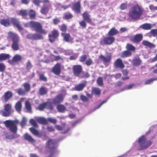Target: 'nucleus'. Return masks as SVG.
Here are the masks:
<instances>
[{
    "instance_id": "nucleus-30",
    "label": "nucleus",
    "mask_w": 157,
    "mask_h": 157,
    "mask_svg": "<svg viewBox=\"0 0 157 157\" xmlns=\"http://www.w3.org/2000/svg\"><path fill=\"white\" fill-rule=\"evenodd\" d=\"M16 92L18 95H25L26 93L29 92L28 91L21 88H19L17 90Z\"/></svg>"
},
{
    "instance_id": "nucleus-33",
    "label": "nucleus",
    "mask_w": 157,
    "mask_h": 157,
    "mask_svg": "<svg viewBox=\"0 0 157 157\" xmlns=\"http://www.w3.org/2000/svg\"><path fill=\"white\" fill-rule=\"evenodd\" d=\"M24 87V90L29 92L30 90L31 86L29 82H25L23 84Z\"/></svg>"
},
{
    "instance_id": "nucleus-61",
    "label": "nucleus",
    "mask_w": 157,
    "mask_h": 157,
    "mask_svg": "<svg viewBox=\"0 0 157 157\" xmlns=\"http://www.w3.org/2000/svg\"><path fill=\"white\" fill-rule=\"evenodd\" d=\"M80 25L83 28H85L86 26V24L84 21H82L79 22Z\"/></svg>"
},
{
    "instance_id": "nucleus-5",
    "label": "nucleus",
    "mask_w": 157,
    "mask_h": 157,
    "mask_svg": "<svg viewBox=\"0 0 157 157\" xmlns=\"http://www.w3.org/2000/svg\"><path fill=\"white\" fill-rule=\"evenodd\" d=\"M8 37L13 40L12 48L15 50H18L19 38L18 35L16 34L10 32L8 33Z\"/></svg>"
},
{
    "instance_id": "nucleus-47",
    "label": "nucleus",
    "mask_w": 157,
    "mask_h": 157,
    "mask_svg": "<svg viewBox=\"0 0 157 157\" xmlns=\"http://www.w3.org/2000/svg\"><path fill=\"white\" fill-rule=\"evenodd\" d=\"M47 121H48L49 122L51 123L52 124H56V120L54 118L49 117L47 118Z\"/></svg>"
},
{
    "instance_id": "nucleus-29",
    "label": "nucleus",
    "mask_w": 157,
    "mask_h": 157,
    "mask_svg": "<svg viewBox=\"0 0 157 157\" xmlns=\"http://www.w3.org/2000/svg\"><path fill=\"white\" fill-rule=\"evenodd\" d=\"M132 54L131 52L126 50L122 52L121 54V56L122 58H125L130 56Z\"/></svg>"
},
{
    "instance_id": "nucleus-36",
    "label": "nucleus",
    "mask_w": 157,
    "mask_h": 157,
    "mask_svg": "<svg viewBox=\"0 0 157 157\" xmlns=\"http://www.w3.org/2000/svg\"><path fill=\"white\" fill-rule=\"evenodd\" d=\"M29 15L31 19H33L35 18L36 16V12L35 11L33 10H30L28 12Z\"/></svg>"
},
{
    "instance_id": "nucleus-21",
    "label": "nucleus",
    "mask_w": 157,
    "mask_h": 157,
    "mask_svg": "<svg viewBox=\"0 0 157 157\" xmlns=\"http://www.w3.org/2000/svg\"><path fill=\"white\" fill-rule=\"evenodd\" d=\"M80 5L79 2H77L73 4V9L78 13H80Z\"/></svg>"
},
{
    "instance_id": "nucleus-52",
    "label": "nucleus",
    "mask_w": 157,
    "mask_h": 157,
    "mask_svg": "<svg viewBox=\"0 0 157 157\" xmlns=\"http://www.w3.org/2000/svg\"><path fill=\"white\" fill-rule=\"evenodd\" d=\"M34 40H40L42 39V36L39 34H34Z\"/></svg>"
},
{
    "instance_id": "nucleus-40",
    "label": "nucleus",
    "mask_w": 157,
    "mask_h": 157,
    "mask_svg": "<svg viewBox=\"0 0 157 157\" xmlns=\"http://www.w3.org/2000/svg\"><path fill=\"white\" fill-rule=\"evenodd\" d=\"M126 48L128 50L131 52V51H134L136 49L135 48L134 46L130 44H127Z\"/></svg>"
},
{
    "instance_id": "nucleus-28",
    "label": "nucleus",
    "mask_w": 157,
    "mask_h": 157,
    "mask_svg": "<svg viewBox=\"0 0 157 157\" xmlns=\"http://www.w3.org/2000/svg\"><path fill=\"white\" fill-rule=\"evenodd\" d=\"M83 20L88 22L91 21V20L90 18V16L87 12H85L82 14Z\"/></svg>"
},
{
    "instance_id": "nucleus-54",
    "label": "nucleus",
    "mask_w": 157,
    "mask_h": 157,
    "mask_svg": "<svg viewBox=\"0 0 157 157\" xmlns=\"http://www.w3.org/2000/svg\"><path fill=\"white\" fill-rule=\"evenodd\" d=\"M80 98L82 101L83 102H87L89 101L88 98L84 95H80Z\"/></svg>"
},
{
    "instance_id": "nucleus-60",
    "label": "nucleus",
    "mask_w": 157,
    "mask_h": 157,
    "mask_svg": "<svg viewBox=\"0 0 157 157\" xmlns=\"http://www.w3.org/2000/svg\"><path fill=\"white\" fill-rule=\"evenodd\" d=\"M26 120L25 118H23V119H22V121L21 122H20V124L22 127H24L25 126L26 124Z\"/></svg>"
},
{
    "instance_id": "nucleus-57",
    "label": "nucleus",
    "mask_w": 157,
    "mask_h": 157,
    "mask_svg": "<svg viewBox=\"0 0 157 157\" xmlns=\"http://www.w3.org/2000/svg\"><path fill=\"white\" fill-rule=\"evenodd\" d=\"M157 80V78H152L149 79L147 80L145 82V84H148L154 81V80Z\"/></svg>"
},
{
    "instance_id": "nucleus-45",
    "label": "nucleus",
    "mask_w": 157,
    "mask_h": 157,
    "mask_svg": "<svg viewBox=\"0 0 157 157\" xmlns=\"http://www.w3.org/2000/svg\"><path fill=\"white\" fill-rule=\"evenodd\" d=\"M46 104V109L50 110L53 109V106L51 102H45Z\"/></svg>"
},
{
    "instance_id": "nucleus-3",
    "label": "nucleus",
    "mask_w": 157,
    "mask_h": 157,
    "mask_svg": "<svg viewBox=\"0 0 157 157\" xmlns=\"http://www.w3.org/2000/svg\"><path fill=\"white\" fill-rule=\"evenodd\" d=\"M138 143L139 145V150L146 149L152 144V142L150 140H147V138L144 136H142L138 139Z\"/></svg>"
},
{
    "instance_id": "nucleus-31",
    "label": "nucleus",
    "mask_w": 157,
    "mask_h": 157,
    "mask_svg": "<svg viewBox=\"0 0 157 157\" xmlns=\"http://www.w3.org/2000/svg\"><path fill=\"white\" fill-rule=\"evenodd\" d=\"M25 108L28 112H30L32 111V107L30 102L28 101H26L25 103Z\"/></svg>"
},
{
    "instance_id": "nucleus-16",
    "label": "nucleus",
    "mask_w": 157,
    "mask_h": 157,
    "mask_svg": "<svg viewBox=\"0 0 157 157\" xmlns=\"http://www.w3.org/2000/svg\"><path fill=\"white\" fill-rule=\"evenodd\" d=\"M114 65L116 68L123 69L124 67V64H123L121 59L117 60L114 63Z\"/></svg>"
},
{
    "instance_id": "nucleus-58",
    "label": "nucleus",
    "mask_w": 157,
    "mask_h": 157,
    "mask_svg": "<svg viewBox=\"0 0 157 157\" xmlns=\"http://www.w3.org/2000/svg\"><path fill=\"white\" fill-rule=\"evenodd\" d=\"M32 64H31L30 63L29 61L27 63L26 66V68L28 71L30 70L32 68Z\"/></svg>"
},
{
    "instance_id": "nucleus-22",
    "label": "nucleus",
    "mask_w": 157,
    "mask_h": 157,
    "mask_svg": "<svg viewBox=\"0 0 157 157\" xmlns=\"http://www.w3.org/2000/svg\"><path fill=\"white\" fill-rule=\"evenodd\" d=\"M142 44L144 46L149 48H154L155 45L147 40H143L142 42Z\"/></svg>"
},
{
    "instance_id": "nucleus-38",
    "label": "nucleus",
    "mask_w": 157,
    "mask_h": 157,
    "mask_svg": "<svg viewBox=\"0 0 157 157\" xmlns=\"http://www.w3.org/2000/svg\"><path fill=\"white\" fill-rule=\"evenodd\" d=\"M0 23L2 25L6 26H8L10 24V22L8 20H1Z\"/></svg>"
},
{
    "instance_id": "nucleus-13",
    "label": "nucleus",
    "mask_w": 157,
    "mask_h": 157,
    "mask_svg": "<svg viewBox=\"0 0 157 157\" xmlns=\"http://www.w3.org/2000/svg\"><path fill=\"white\" fill-rule=\"evenodd\" d=\"M59 35L57 31L54 30L52 32L51 35H49V40L50 42H52L55 40V39L58 37Z\"/></svg>"
},
{
    "instance_id": "nucleus-49",
    "label": "nucleus",
    "mask_w": 157,
    "mask_h": 157,
    "mask_svg": "<svg viewBox=\"0 0 157 157\" xmlns=\"http://www.w3.org/2000/svg\"><path fill=\"white\" fill-rule=\"evenodd\" d=\"M106 58H105L104 56L101 55L100 56V58L101 59H110L111 58V54L110 53L107 52H106Z\"/></svg>"
},
{
    "instance_id": "nucleus-42",
    "label": "nucleus",
    "mask_w": 157,
    "mask_h": 157,
    "mask_svg": "<svg viewBox=\"0 0 157 157\" xmlns=\"http://www.w3.org/2000/svg\"><path fill=\"white\" fill-rule=\"evenodd\" d=\"M45 108H46V104L45 102H44L42 104H40L39 105L38 109L39 110L43 111Z\"/></svg>"
},
{
    "instance_id": "nucleus-43",
    "label": "nucleus",
    "mask_w": 157,
    "mask_h": 157,
    "mask_svg": "<svg viewBox=\"0 0 157 157\" xmlns=\"http://www.w3.org/2000/svg\"><path fill=\"white\" fill-rule=\"evenodd\" d=\"M65 124L64 123H63L62 124V126H61L58 125H56L55 128L58 131H62L63 130V129L65 128Z\"/></svg>"
},
{
    "instance_id": "nucleus-55",
    "label": "nucleus",
    "mask_w": 157,
    "mask_h": 157,
    "mask_svg": "<svg viewBox=\"0 0 157 157\" xmlns=\"http://www.w3.org/2000/svg\"><path fill=\"white\" fill-rule=\"evenodd\" d=\"M39 79L44 81H46L47 80V78L44 76V75L42 74L39 75Z\"/></svg>"
},
{
    "instance_id": "nucleus-39",
    "label": "nucleus",
    "mask_w": 157,
    "mask_h": 157,
    "mask_svg": "<svg viewBox=\"0 0 157 157\" xmlns=\"http://www.w3.org/2000/svg\"><path fill=\"white\" fill-rule=\"evenodd\" d=\"M10 58V56L8 54L2 53L0 54V59H7Z\"/></svg>"
},
{
    "instance_id": "nucleus-34",
    "label": "nucleus",
    "mask_w": 157,
    "mask_h": 157,
    "mask_svg": "<svg viewBox=\"0 0 157 157\" xmlns=\"http://www.w3.org/2000/svg\"><path fill=\"white\" fill-rule=\"evenodd\" d=\"M39 94L41 95L46 94L47 93V90L44 87H41L39 90Z\"/></svg>"
},
{
    "instance_id": "nucleus-24",
    "label": "nucleus",
    "mask_w": 157,
    "mask_h": 157,
    "mask_svg": "<svg viewBox=\"0 0 157 157\" xmlns=\"http://www.w3.org/2000/svg\"><path fill=\"white\" fill-rule=\"evenodd\" d=\"M29 129L31 132L34 135L38 136L39 137H40L41 136V134L39 133V132L37 130L33 128H31Z\"/></svg>"
},
{
    "instance_id": "nucleus-32",
    "label": "nucleus",
    "mask_w": 157,
    "mask_h": 157,
    "mask_svg": "<svg viewBox=\"0 0 157 157\" xmlns=\"http://www.w3.org/2000/svg\"><path fill=\"white\" fill-rule=\"evenodd\" d=\"M37 121L41 124H47V120L44 118L40 117L37 119Z\"/></svg>"
},
{
    "instance_id": "nucleus-1",
    "label": "nucleus",
    "mask_w": 157,
    "mask_h": 157,
    "mask_svg": "<svg viewBox=\"0 0 157 157\" xmlns=\"http://www.w3.org/2000/svg\"><path fill=\"white\" fill-rule=\"evenodd\" d=\"M143 11V9L141 6L138 4H136L130 9L128 16L132 19H138L142 14Z\"/></svg>"
},
{
    "instance_id": "nucleus-12",
    "label": "nucleus",
    "mask_w": 157,
    "mask_h": 157,
    "mask_svg": "<svg viewBox=\"0 0 157 157\" xmlns=\"http://www.w3.org/2000/svg\"><path fill=\"white\" fill-rule=\"evenodd\" d=\"M51 4L44 5L41 8V13L43 14H46L48 13L49 10L51 8Z\"/></svg>"
},
{
    "instance_id": "nucleus-8",
    "label": "nucleus",
    "mask_w": 157,
    "mask_h": 157,
    "mask_svg": "<svg viewBox=\"0 0 157 157\" xmlns=\"http://www.w3.org/2000/svg\"><path fill=\"white\" fill-rule=\"evenodd\" d=\"M115 40V38L114 37L109 36L105 37L100 41V43L102 45H110L112 44Z\"/></svg>"
},
{
    "instance_id": "nucleus-37",
    "label": "nucleus",
    "mask_w": 157,
    "mask_h": 157,
    "mask_svg": "<svg viewBox=\"0 0 157 157\" xmlns=\"http://www.w3.org/2000/svg\"><path fill=\"white\" fill-rule=\"evenodd\" d=\"M90 75L88 74V72L85 73L83 72H82L81 74L80 75H79L78 77L80 78H87L89 77Z\"/></svg>"
},
{
    "instance_id": "nucleus-50",
    "label": "nucleus",
    "mask_w": 157,
    "mask_h": 157,
    "mask_svg": "<svg viewBox=\"0 0 157 157\" xmlns=\"http://www.w3.org/2000/svg\"><path fill=\"white\" fill-rule=\"evenodd\" d=\"M30 122L31 124L33 126V127L36 128H37L38 126L37 124L36 123L35 121L33 119H31L30 121Z\"/></svg>"
},
{
    "instance_id": "nucleus-64",
    "label": "nucleus",
    "mask_w": 157,
    "mask_h": 157,
    "mask_svg": "<svg viewBox=\"0 0 157 157\" xmlns=\"http://www.w3.org/2000/svg\"><path fill=\"white\" fill-rule=\"evenodd\" d=\"M151 33L154 36H155L157 35V29L151 30Z\"/></svg>"
},
{
    "instance_id": "nucleus-25",
    "label": "nucleus",
    "mask_w": 157,
    "mask_h": 157,
    "mask_svg": "<svg viewBox=\"0 0 157 157\" xmlns=\"http://www.w3.org/2000/svg\"><path fill=\"white\" fill-rule=\"evenodd\" d=\"M58 111L59 113H64L66 111V109L64 105L59 104L56 106Z\"/></svg>"
},
{
    "instance_id": "nucleus-35",
    "label": "nucleus",
    "mask_w": 157,
    "mask_h": 157,
    "mask_svg": "<svg viewBox=\"0 0 157 157\" xmlns=\"http://www.w3.org/2000/svg\"><path fill=\"white\" fill-rule=\"evenodd\" d=\"M151 25L150 24L145 23L141 25L142 29L145 30H149L151 28Z\"/></svg>"
},
{
    "instance_id": "nucleus-14",
    "label": "nucleus",
    "mask_w": 157,
    "mask_h": 157,
    "mask_svg": "<svg viewBox=\"0 0 157 157\" xmlns=\"http://www.w3.org/2000/svg\"><path fill=\"white\" fill-rule=\"evenodd\" d=\"M52 71L53 73L55 74L59 75L61 73V67L59 63H57L53 67Z\"/></svg>"
},
{
    "instance_id": "nucleus-23",
    "label": "nucleus",
    "mask_w": 157,
    "mask_h": 157,
    "mask_svg": "<svg viewBox=\"0 0 157 157\" xmlns=\"http://www.w3.org/2000/svg\"><path fill=\"white\" fill-rule=\"evenodd\" d=\"M15 108L16 111L18 112H20L22 109V104L21 101H19L15 104Z\"/></svg>"
},
{
    "instance_id": "nucleus-26",
    "label": "nucleus",
    "mask_w": 157,
    "mask_h": 157,
    "mask_svg": "<svg viewBox=\"0 0 157 157\" xmlns=\"http://www.w3.org/2000/svg\"><path fill=\"white\" fill-rule=\"evenodd\" d=\"M28 11L26 10H21L17 11V14L21 15L25 18H26V17L28 15Z\"/></svg>"
},
{
    "instance_id": "nucleus-2",
    "label": "nucleus",
    "mask_w": 157,
    "mask_h": 157,
    "mask_svg": "<svg viewBox=\"0 0 157 157\" xmlns=\"http://www.w3.org/2000/svg\"><path fill=\"white\" fill-rule=\"evenodd\" d=\"M19 123V121L17 120H9L5 121L4 124L5 126L8 128L10 132L13 133H16L17 129V125Z\"/></svg>"
},
{
    "instance_id": "nucleus-53",
    "label": "nucleus",
    "mask_w": 157,
    "mask_h": 157,
    "mask_svg": "<svg viewBox=\"0 0 157 157\" xmlns=\"http://www.w3.org/2000/svg\"><path fill=\"white\" fill-rule=\"evenodd\" d=\"M6 68L5 64L3 63H0V72H4Z\"/></svg>"
},
{
    "instance_id": "nucleus-6",
    "label": "nucleus",
    "mask_w": 157,
    "mask_h": 157,
    "mask_svg": "<svg viewBox=\"0 0 157 157\" xmlns=\"http://www.w3.org/2000/svg\"><path fill=\"white\" fill-rule=\"evenodd\" d=\"M46 147L49 148L51 154L56 152L57 147L56 140L53 139H50L46 143Z\"/></svg>"
},
{
    "instance_id": "nucleus-27",
    "label": "nucleus",
    "mask_w": 157,
    "mask_h": 157,
    "mask_svg": "<svg viewBox=\"0 0 157 157\" xmlns=\"http://www.w3.org/2000/svg\"><path fill=\"white\" fill-rule=\"evenodd\" d=\"M118 33V31L114 27L110 29L108 33V34L109 36H112L116 35Z\"/></svg>"
},
{
    "instance_id": "nucleus-20",
    "label": "nucleus",
    "mask_w": 157,
    "mask_h": 157,
    "mask_svg": "<svg viewBox=\"0 0 157 157\" xmlns=\"http://www.w3.org/2000/svg\"><path fill=\"white\" fill-rule=\"evenodd\" d=\"M62 35L64 40L66 42H69L72 40L71 36L69 34L64 33H62Z\"/></svg>"
},
{
    "instance_id": "nucleus-51",
    "label": "nucleus",
    "mask_w": 157,
    "mask_h": 157,
    "mask_svg": "<svg viewBox=\"0 0 157 157\" xmlns=\"http://www.w3.org/2000/svg\"><path fill=\"white\" fill-rule=\"evenodd\" d=\"M129 6L126 3H122V4L120 6V8L121 10H124L126 9L128 7H129Z\"/></svg>"
},
{
    "instance_id": "nucleus-46",
    "label": "nucleus",
    "mask_w": 157,
    "mask_h": 157,
    "mask_svg": "<svg viewBox=\"0 0 157 157\" xmlns=\"http://www.w3.org/2000/svg\"><path fill=\"white\" fill-rule=\"evenodd\" d=\"M93 92L95 93V94L97 95H100L101 94V90L99 88H95L93 89Z\"/></svg>"
},
{
    "instance_id": "nucleus-19",
    "label": "nucleus",
    "mask_w": 157,
    "mask_h": 157,
    "mask_svg": "<svg viewBox=\"0 0 157 157\" xmlns=\"http://www.w3.org/2000/svg\"><path fill=\"white\" fill-rule=\"evenodd\" d=\"M24 138L26 140L28 141L29 142L32 143L35 142V140L33 138L32 136L29 135V134L27 133H25V135H24Z\"/></svg>"
},
{
    "instance_id": "nucleus-63",
    "label": "nucleus",
    "mask_w": 157,
    "mask_h": 157,
    "mask_svg": "<svg viewBox=\"0 0 157 157\" xmlns=\"http://www.w3.org/2000/svg\"><path fill=\"white\" fill-rule=\"evenodd\" d=\"M72 17V15L71 13H66L64 14V17L66 19L71 18Z\"/></svg>"
},
{
    "instance_id": "nucleus-17",
    "label": "nucleus",
    "mask_w": 157,
    "mask_h": 157,
    "mask_svg": "<svg viewBox=\"0 0 157 157\" xmlns=\"http://www.w3.org/2000/svg\"><path fill=\"white\" fill-rule=\"evenodd\" d=\"M86 82L78 84L75 86V90L77 91H81L86 86Z\"/></svg>"
},
{
    "instance_id": "nucleus-15",
    "label": "nucleus",
    "mask_w": 157,
    "mask_h": 157,
    "mask_svg": "<svg viewBox=\"0 0 157 157\" xmlns=\"http://www.w3.org/2000/svg\"><path fill=\"white\" fill-rule=\"evenodd\" d=\"M13 94L11 91H8L5 92L4 95V101L5 102L7 101L13 97Z\"/></svg>"
},
{
    "instance_id": "nucleus-11",
    "label": "nucleus",
    "mask_w": 157,
    "mask_h": 157,
    "mask_svg": "<svg viewBox=\"0 0 157 157\" xmlns=\"http://www.w3.org/2000/svg\"><path fill=\"white\" fill-rule=\"evenodd\" d=\"M143 39V36L141 34H137L131 38V40L135 43H139Z\"/></svg>"
},
{
    "instance_id": "nucleus-18",
    "label": "nucleus",
    "mask_w": 157,
    "mask_h": 157,
    "mask_svg": "<svg viewBox=\"0 0 157 157\" xmlns=\"http://www.w3.org/2000/svg\"><path fill=\"white\" fill-rule=\"evenodd\" d=\"M11 22L15 25L19 30H22V28L20 25L19 21L15 18H12L11 20Z\"/></svg>"
},
{
    "instance_id": "nucleus-56",
    "label": "nucleus",
    "mask_w": 157,
    "mask_h": 157,
    "mask_svg": "<svg viewBox=\"0 0 157 157\" xmlns=\"http://www.w3.org/2000/svg\"><path fill=\"white\" fill-rule=\"evenodd\" d=\"M149 7L150 10L152 12L157 10V6H155L153 5H150L149 6Z\"/></svg>"
},
{
    "instance_id": "nucleus-10",
    "label": "nucleus",
    "mask_w": 157,
    "mask_h": 157,
    "mask_svg": "<svg viewBox=\"0 0 157 157\" xmlns=\"http://www.w3.org/2000/svg\"><path fill=\"white\" fill-rule=\"evenodd\" d=\"M63 95L61 94L56 96L55 98L53 99L52 102L55 105L58 104L63 101Z\"/></svg>"
},
{
    "instance_id": "nucleus-44",
    "label": "nucleus",
    "mask_w": 157,
    "mask_h": 157,
    "mask_svg": "<svg viewBox=\"0 0 157 157\" xmlns=\"http://www.w3.org/2000/svg\"><path fill=\"white\" fill-rule=\"evenodd\" d=\"M140 59H133L132 61L133 65L134 66H139L140 64Z\"/></svg>"
},
{
    "instance_id": "nucleus-7",
    "label": "nucleus",
    "mask_w": 157,
    "mask_h": 157,
    "mask_svg": "<svg viewBox=\"0 0 157 157\" xmlns=\"http://www.w3.org/2000/svg\"><path fill=\"white\" fill-rule=\"evenodd\" d=\"M11 105L10 104H7L5 105L4 110L1 111L2 115L4 117H8L11 114Z\"/></svg>"
},
{
    "instance_id": "nucleus-59",
    "label": "nucleus",
    "mask_w": 157,
    "mask_h": 157,
    "mask_svg": "<svg viewBox=\"0 0 157 157\" xmlns=\"http://www.w3.org/2000/svg\"><path fill=\"white\" fill-rule=\"evenodd\" d=\"M47 130L49 132H54L55 129L53 126H48L47 128Z\"/></svg>"
},
{
    "instance_id": "nucleus-62",
    "label": "nucleus",
    "mask_w": 157,
    "mask_h": 157,
    "mask_svg": "<svg viewBox=\"0 0 157 157\" xmlns=\"http://www.w3.org/2000/svg\"><path fill=\"white\" fill-rule=\"evenodd\" d=\"M27 37L29 39L34 40V34H29L27 36Z\"/></svg>"
},
{
    "instance_id": "nucleus-48",
    "label": "nucleus",
    "mask_w": 157,
    "mask_h": 157,
    "mask_svg": "<svg viewBox=\"0 0 157 157\" xmlns=\"http://www.w3.org/2000/svg\"><path fill=\"white\" fill-rule=\"evenodd\" d=\"M20 59H11L8 60V62L12 65H15L16 64L17 62Z\"/></svg>"
},
{
    "instance_id": "nucleus-4",
    "label": "nucleus",
    "mask_w": 157,
    "mask_h": 157,
    "mask_svg": "<svg viewBox=\"0 0 157 157\" xmlns=\"http://www.w3.org/2000/svg\"><path fill=\"white\" fill-rule=\"evenodd\" d=\"M25 26L29 27L34 29L36 32L40 33L43 34H46L47 32L42 29V26L39 23L31 21L25 24Z\"/></svg>"
},
{
    "instance_id": "nucleus-41",
    "label": "nucleus",
    "mask_w": 157,
    "mask_h": 157,
    "mask_svg": "<svg viewBox=\"0 0 157 157\" xmlns=\"http://www.w3.org/2000/svg\"><path fill=\"white\" fill-rule=\"evenodd\" d=\"M97 83L98 84L99 86H102L104 83H103V78L101 77H99L97 78Z\"/></svg>"
},
{
    "instance_id": "nucleus-9",
    "label": "nucleus",
    "mask_w": 157,
    "mask_h": 157,
    "mask_svg": "<svg viewBox=\"0 0 157 157\" xmlns=\"http://www.w3.org/2000/svg\"><path fill=\"white\" fill-rule=\"evenodd\" d=\"M73 72L75 76L78 77L80 76L83 72L82 66L80 65H75L73 66Z\"/></svg>"
}]
</instances>
